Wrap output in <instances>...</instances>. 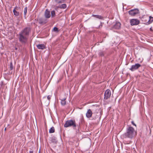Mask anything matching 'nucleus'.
<instances>
[{"mask_svg":"<svg viewBox=\"0 0 153 153\" xmlns=\"http://www.w3.org/2000/svg\"><path fill=\"white\" fill-rule=\"evenodd\" d=\"M65 0H55V1L58 3H61L64 2Z\"/></svg>","mask_w":153,"mask_h":153,"instance_id":"412c9836","label":"nucleus"},{"mask_svg":"<svg viewBox=\"0 0 153 153\" xmlns=\"http://www.w3.org/2000/svg\"><path fill=\"white\" fill-rule=\"evenodd\" d=\"M128 13L130 15L133 16L138 14L139 13V11L138 9L136 8L130 10L128 11Z\"/></svg>","mask_w":153,"mask_h":153,"instance_id":"20e7f679","label":"nucleus"},{"mask_svg":"<svg viewBox=\"0 0 153 153\" xmlns=\"http://www.w3.org/2000/svg\"><path fill=\"white\" fill-rule=\"evenodd\" d=\"M131 123H132V124L134 126H136V125L134 123V122L133 121H131Z\"/></svg>","mask_w":153,"mask_h":153,"instance_id":"bb28decb","label":"nucleus"},{"mask_svg":"<svg viewBox=\"0 0 153 153\" xmlns=\"http://www.w3.org/2000/svg\"><path fill=\"white\" fill-rule=\"evenodd\" d=\"M15 49L16 50H17V48H15Z\"/></svg>","mask_w":153,"mask_h":153,"instance_id":"c756f323","label":"nucleus"},{"mask_svg":"<svg viewBox=\"0 0 153 153\" xmlns=\"http://www.w3.org/2000/svg\"><path fill=\"white\" fill-rule=\"evenodd\" d=\"M30 32V28L26 27L19 33V39L22 44H25L27 42L28 36Z\"/></svg>","mask_w":153,"mask_h":153,"instance_id":"f257e3e1","label":"nucleus"},{"mask_svg":"<svg viewBox=\"0 0 153 153\" xmlns=\"http://www.w3.org/2000/svg\"><path fill=\"white\" fill-rule=\"evenodd\" d=\"M53 30L54 31H58V28L56 27H55L53 28Z\"/></svg>","mask_w":153,"mask_h":153,"instance_id":"393cba45","label":"nucleus"},{"mask_svg":"<svg viewBox=\"0 0 153 153\" xmlns=\"http://www.w3.org/2000/svg\"><path fill=\"white\" fill-rule=\"evenodd\" d=\"M6 130V128H5L4 129V131H5Z\"/></svg>","mask_w":153,"mask_h":153,"instance_id":"2f4dec72","label":"nucleus"},{"mask_svg":"<svg viewBox=\"0 0 153 153\" xmlns=\"http://www.w3.org/2000/svg\"><path fill=\"white\" fill-rule=\"evenodd\" d=\"M92 114L91 110L89 109L86 113V116L88 118H90L91 117Z\"/></svg>","mask_w":153,"mask_h":153,"instance_id":"ddd939ff","label":"nucleus"},{"mask_svg":"<svg viewBox=\"0 0 153 153\" xmlns=\"http://www.w3.org/2000/svg\"><path fill=\"white\" fill-rule=\"evenodd\" d=\"M121 23L120 22H116L115 24L114 25L113 28L114 29H119L121 27Z\"/></svg>","mask_w":153,"mask_h":153,"instance_id":"9d476101","label":"nucleus"},{"mask_svg":"<svg viewBox=\"0 0 153 153\" xmlns=\"http://www.w3.org/2000/svg\"><path fill=\"white\" fill-rule=\"evenodd\" d=\"M147 19L148 21L145 23L146 25H147L150 24L153 21V17L151 16H150L149 18H148Z\"/></svg>","mask_w":153,"mask_h":153,"instance_id":"4468645a","label":"nucleus"},{"mask_svg":"<svg viewBox=\"0 0 153 153\" xmlns=\"http://www.w3.org/2000/svg\"><path fill=\"white\" fill-rule=\"evenodd\" d=\"M130 23L131 25H136L139 24L140 21L137 19H132L131 20Z\"/></svg>","mask_w":153,"mask_h":153,"instance_id":"6e6552de","label":"nucleus"},{"mask_svg":"<svg viewBox=\"0 0 153 153\" xmlns=\"http://www.w3.org/2000/svg\"><path fill=\"white\" fill-rule=\"evenodd\" d=\"M92 16L94 17L103 20V17L102 16L92 14Z\"/></svg>","mask_w":153,"mask_h":153,"instance_id":"2eb2a0df","label":"nucleus"},{"mask_svg":"<svg viewBox=\"0 0 153 153\" xmlns=\"http://www.w3.org/2000/svg\"><path fill=\"white\" fill-rule=\"evenodd\" d=\"M105 53V51H100L99 53V55L100 56H104Z\"/></svg>","mask_w":153,"mask_h":153,"instance_id":"a211bd4d","label":"nucleus"},{"mask_svg":"<svg viewBox=\"0 0 153 153\" xmlns=\"http://www.w3.org/2000/svg\"><path fill=\"white\" fill-rule=\"evenodd\" d=\"M66 7V4H62V5L58 6V8L61 9H65Z\"/></svg>","mask_w":153,"mask_h":153,"instance_id":"f3484780","label":"nucleus"},{"mask_svg":"<svg viewBox=\"0 0 153 153\" xmlns=\"http://www.w3.org/2000/svg\"><path fill=\"white\" fill-rule=\"evenodd\" d=\"M39 153H40V152H39Z\"/></svg>","mask_w":153,"mask_h":153,"instance_id":"473e14b6","label":"nucleus"},{"mask_svg":"<svg viewBox=\"0 0 153 153\" xmlns=\"http://www.w3.org/2000/svg\"><path fill=\"white\" fill-rule=\"evenodd\" d=\"M141 66V65L139 63L135 64L134 65H132L129 69L133 71L139 68Z\"/></svg>","mask_w":153,"mask_h":153,"instance_id":"0eeeda50","label":"nucleus"},{"mask_svg":"<svg viewBox=\"0 0 153 153\" xmlns=\"http://www.w3.org/2000/svg\"><path fill=\"white\" fill-rule=\"evenodd\" d=\"M13 64L11 62L10 63V70H13Z\"/></svg>","mask_w":153,"mask_h":153,"instance_id":"b1692460","label":"nucleus"},{"mask_svg":"<svg viewBox=\"0 0 153 153\" xmlns=\"http://www.w3.org/2000/svg\"><path fill=\"white\" fill-rule=\"evenodd\" d=\"M102 25H100L99 27H102Z\"/></svg>","mask_w":153,"mask_h":153,"instance_id":"7c9ffc66","label":"nucleus"},{"mask_svg":"<svg viewBox=\"0 0 153 153\" xmlns=\"http://www.w3.org/2000/svg\"><path fill=\"white\" fill-rule=\"evenodd\" d=\"M51 96H50V95H48L47 96V99H48V100H49L51 98Z\"/></svg>","mask_w":153,"mask_h":153,"instance_id":"a878e982","label":"nucleus"},{"mask_svg":"<svg viewBox=\"0 0 153 153\" xmlns=\"http://www.w3.org/2000/svg\"><path fill=\"white\" fill-rule=\"evenodd\" d=\"M44 15L46 18H49L51 16L50 12L48 9L46 10L45 12Z\"/></svg>","mask_w":153,"mask_h":153,"instance_id":"f8f14e48","label":"nucleus"},{"mask_svg":"<svg viewBox=\"0 0 153 153\" xmlns=\"http://www.w3.org/2000/svg\"><path fill=\"white\" fill-rule=\"evenodd\" d=\"M66 98H63L61 100V103L62 105H64L66 104Z\"/></svg>","mask_w":153,"mask_h":153,"instance_id":"6ab92c4d","label":"nucleus"},{"mask_svg":"<svg viewBox=\"0 0 153 153\" xmlns=\"http://www.w3.org/2000/svg\"><path fill=\"white\" fill-rule=\"evenodd\" d=\"M17 10H18V7L17 6L13 10L14 15L16 17H18L19 15V13L17 11Z\"/></svg>","mask_w":153,"mask_h":153,"instance_id":"1a4fd4ad","label":"nucleus"},{"mask_svg":"<svg viewBox=\"0 0 153 153\" xmlns=\"http://www.w3.org/2000/svg\"><path fill=\"white\" fill-rule=\"evenodd\" d=\"M55 132V129L54 127H52L50 128L49 131V132L50 133H54Z\"/></svg>","mask_w":153,"mask_h":153,"instance_id":"aec40b11","label":"nucleus"},{"mask_svg":"<svg viewBox=\"0 0 153 153\" xmlns=\"http://www.w3.org/2000/svg\"><path fill=\"white\" fill-rule=\"evenodd\" d=\"M136 134L134 128L131 126H129L126 128V132L125 133L123 136L125 138H132Z\"/></svg>","mask_w":153,"mask_h":153,"instance_id":"f03ea898","label":"nucleus"},{"mask_svg":"<svg viewBox=\"0 0 153 153\" xmlns=\"http://www.w3.org/2000/svg\"><path fill=\"white\" fill-rule=\"evenodd\" d=\"M51 141L52 143H56L58 142V140L55 137L53 136L51 138Z\"/></svg>","mask_w":153,"mask_h":153,"instance_id":"dca6fc26","label":"nucleus"},{"mask_svg":"<svg viewBox=\"0 0 153 153\" xmlns=\"http://www.w3.org/2000/svg\"><path fill=\"white\" fill-rule=\"evenodd\" d=\"M37 48L39 49L43 50L46 48V47L44 44H39L36 45Z\"/></svg>","mask_w":153,"mask_h":153,"instance_id":"9b49d317","label":"nucleus"},{"mask_svg":"<svg viewBox=\"0 0 153 153\" xmlns=\"http://www.w3.org/2000/svg\"><path fill=\"white\" fill-rule=\"evenodd\" d=\"M37 20L39 23L42 25H45L48 22L47 19L42 18H39Z\"/></svg>","mask_w":153,"mask_h":153,"instance_id":"423d86ee","label":"nucleus"},{"mask_svg":"<svg viewBox=\"0 0 153 153\" xmlns=\"http://www.w3.org/2000/svg\"><path fill=\"white\" fill-rule=\"evenodd\" d=\"M51 17H53L55 16L56 14H55V12L54 10H52L51 11Z\"/></svg>","mask_w":153,"mask_h":153,"instance_id":"5701e85b","label":"nucleus"},{"mask_svg":"<svg viewBox=\"0 0 153 153\" xmlns=\"http://www.w3.org/2000/svg\"><path fill=\"white\" fill-rule=\"evenodd\" d=\"M29 153H33V151H30L29 152Z\"/></svg>","mask_w":153,"mask_h":153,"instance_id":"c85d7f7f","label":"nucleus"},{"mask_svg":"<svg viewBox=\"0 0 153 153\" xmlns=\"http://www.w3.org/2000/svg\"><path fill=\"white\" fill-rule=\"evenodd\" d=\"M150 30L151 31H153V30L152 29V27H151L150 28Z\"/></svg>","mask_w":153,"mask_h":153,"instance_id":"cd10ccee","label":"nucleus"},{"mask_svg":"<svg viewBox=\"0 0 153 153\" xmlns=\"http://www.w3.org/2000/svg\"><path fill=\"white\" fill-rule=\"evenodd\" d=\"M27 7H25L24 9V16L26 18V16L27 13Z\"/></svg>","mask_w":153,"mask_h":153,"instance_id":"4be33fe9","label":"nucleus"},{"mask_svg":"<svg viewBox=\"0 0 153 153\" xmlns=\"http://www.w3.org/2000/svg\"><path fill=\"white\" fill-rule=\"evenodd\" d=\"M111 95V91L109 89H107L105 91L104 93V99L105 100H107L109 98Z\"/></svg>","mask_w":153,"mask_h":153,"instance_id":"39448f33","label":"nucleus"},{"mask_svg":"<svg viewBox=\"0 0 153 153\" xmlns=\"http://www.w3.org/2000/svg\"><path fill=\"white\" fill-rule=\"evenodd\" d=\"M76 125L75 120H68L66 121L64 125L65 128L72 126L74 129L75 128Z\"/></svg>","mask_w":153,"mask_h":153,"instance_id":"7ed1b4c3","label":"nucleus"}]
</instances>
